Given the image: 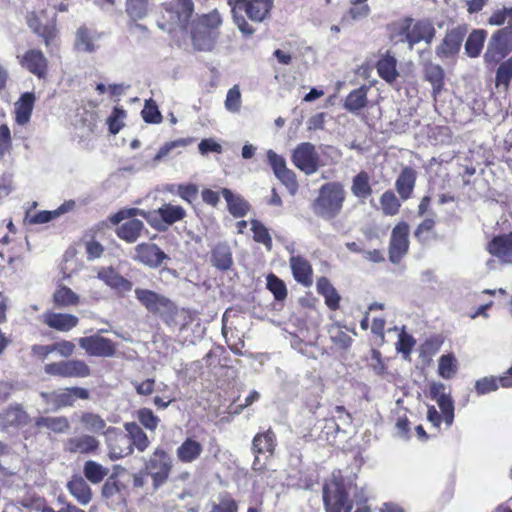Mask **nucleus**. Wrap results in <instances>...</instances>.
<instances>
[{
  "instance_id": "nucleus-1",
  "label": "nucleus",
  "mask_w": 512,
  "mask_h": 512,
  "mask_svg": "<svg viewBox=\"0 0 512 512\" xmlns=\"http://www.w3.org/2000/svg\"><path fill=\"white\" fill-rule=\"evenodd\" d=\"M132 216L144 217L153 227L162 229V224L172 225L186 216L185 210L179 205L171 203L163 204L157 210L146 212L138 208H126L118 211L110 216L109 220L112 224L118 225L121 220Z\"/></svg>"
},
{
  "instance_id": "nucleus-2",
  "label": "nucleus",
  "mask_w": 512,
  "mask_h": 512,
  "mask_svg": "<svg viewBox=\"0 0 512 512\" xmlns=\"http://www.w3.org/2000/svg\"><path fill=\"white\" fill-rule=\"evenodd\" d=\"M435 36V28L428 20L414 21L405 18L393 25L392 39L398 42H407L409 49L420 42L430 44Z\"/></svg>"
},
{
  "instance_id": "nucleus-3",
  "label": "nucleus",
  "mask_w": 512,
  "mask_h": 512,
  "mask_svg": "<svg viewBox=\"0 0 512 512\" xmlns=\"http://www.w3.org/2000/svg\"><path fill=\"white\" fill-rule=\"evenodd\" d=\"M345 198L346 192L341 183H326L319 189L318 197L313 203V211L324 219H333L341 212Z\"/></svg>"
},
{
  "instance_id": "nucleus-4",
  "label": "nucleus",
  "mask_w": 512,
  "mask_h": 512,
  "mask_svg": "<svg viewBox=\"0 0 512 512\" xmlns=\"http://www.w3.org/2000/svg\"><path fill=\"white\" fill-rule=\"evenodd\" d=\"M351 487L333 475L323 486V503L326 512H350L353 501L348 499Z\"/></svg>"
},
{
  "instance_id": "nucleus-5",
  "label": "nucleus",
  "mask_w": 512,
  "mask_h": 512,
  "mask_svg": "<svg viewBox=\"0 0 512 512\" xmlns=\"http://www.w3.org/2000/svg\"><path fill=\"white\" fill-rule=\"evenodd\" d=\"M512 51V24L497 30L489 39L484 59L488 63L498 62Z\"/></svg>"
},
{
  "instance_id": "nucleus-6",
  "label": "nucleus",
  "mask_w": 512,
  "mask_h": 512,
  "mask_svg": "<svg viewBox=\"0 0 512 512\" xmlns=\"http://www.w3.org/2000/svg\"><path fill=\"white\" fill-rule=\"evenodd\" d=\"M103 435L110 460H119L133 453L131 440L128 438L127 433H124L119 428L109 426L103 431Z\"/></svg>"
},
{
  "instance_id": "nucleus-7",
  "label": "nucleus",
  "mask_w": 512,
  "mask_h": 512,
  "mask_svg": "<svg viewBox=\"0 0 512 512\" xmlns=\"http://www.w3.org/2000/svg\"><path fill=\"white\" fill-rule=\"evenodd\" d=\"M291 160L294 166L306 175L316 173L320 167V155L310 142L298 144L292 152Z\"/></svg>"
},
{
  "instance_id": "nucleus-8",
  "label": "nucleus",
  "mask_w": 512,
  "mask_h": 512,
  "mask_svg": "<svg viewBox=\"0 0 512 512\" xmlns=\"http://www.w3.org/2000/svg\"><path fill=\"white\" fill-rule=\"evenodd\" d=\"M137 300L151 313L160 316L172 315L175 312L174 304L165 296L148 289L135 290Z\"/></svg>"
},
{
  "instance_id": "nucleus-9",
  "label": "nucleus",
  "mask_w": 512,
  "mask_h": 512,
  "mask_svg": "<svg viewBox=\"0 0 512 512\" xmlns=\"http://www.w3.org/2000/svg\"><path fill=\"white\" fill-rule=\"evenodd\" d=\"M40 396L46 404L51 405L54 410L66 406H72L76 399L86 400L89 398V391L81 387L59 389L51 393L41 392Z\"/></svg>"
},
{
  "instance_id": "nucleus-10",
  "label": "nucleus",
  "mask_w": 512,
  "mask_h": 512,
  "mask_svg": "<svg viewBox=\"0 0 512 512\" xmlns=\"http://www.w3.org/2000/svg\"><path fill=\"white\" fill-rule=\"evenodd\" d=\"M267 160L275 177L286 186L291 195H295L298 190L296 175L287 167L284 157L270 149L267 151Z\"/></svg>"
},
{
  "instance_id": "nucleus-11",
  "label": "nucleus",
  "mask_w": 512,
  "mask_h": 512,
  "mask_svg": "<svg viewBox=\"0 0 512 512\" xmlns=\"http://www.w3.org/2000/svg\"><path fill=\"white\" fill-rule=\"evenodd\" d=\"M233 13L245 12L247 16L256 22H262L269 14L273 0H229Z\"/></svg>"
},
{
  "instance_id": "nucleus-12",
  "label": "nucleus",
  "mask_w": 512,
  "mask_h": 512,
  "mask_svg": "<svg viewBox=\"0 0 512 512\" xmlns=\"http://www.w3.org/2000/svg\"><path fill=\"white\" fill-rule=\"evenodd\" d=\"M172 463L170 456L162 449H156L146 464V470L152 477L155 487L163 484L169 476Z\"/></svg>"
},
{
  "instance_id": "nucleus-13",
  "label": "nucleus",
  "mask_w": 512,
  "mask_h": 512,
  "mask_svg": "<svg viewBox=\"0 0 512 512\" xmlns=\"http://www.w3.org/2000/svg\"><path fill=\"white\" fill-rule=\"evenodd\" d=\"M409 249V225L406 222H399L391 232L389 245V259L392 263L398 264L407 254Z\"/></svg>"
},
{
  "instance_id": "nucleus-14",
  "label": "nucleus",
  "mask_w": 512,
  "mask_h": 512,
  "mask_svg": "<svg viewBox=\"0 0 512 512\" xmlns=\"http://www.w3.org/2000/svg\"><path fill=\"white\" fill-rule=\"evenodd\" d=\"M45 372L52 376L85 378L91 374L83 360H68L45 365Z\"/></svg>"
},
{
  "instance_id": "nucleus-15",
  "label": "nucleus",
  "mask_w": 512,
  "mask_h": 512,
  "mask_svg": "<svg viewBox=\"0 0 512 512\" xmlns=\"http://www.w3.org/2000/svg\"><path fill=\"white\" fill-rule=\"evenodd\" d=\"M78 342L79 346L90 356L112 357L116 353V345L112 340L99 335L82 337Z\"/></svg>"
},
{
  "instance_id": "nucleus-16",
  "label": "nucleus",
  "mask_w": 512,
  "mask_h": 512,
  "mask_svg": "<svg viewBox=\"0 0 512 512\" xmlns=\"http://www.w3.org/2000/svg\"><path fill=\"white\" fill-rule=\"evenodd\" d=\"M466 32V28L461 26L448 31L441 44L436 48L437 55L446 58L455 55L461 47Z\"/></svg>"
},
{
  "instance_id": "nucleus-17",
  "label": "nucleus",
  "mask_w": 512,
  "mask_h": 512,
  "mask_svg": "<svg viewBox=\"0 0 512 512\" xmlns=\"http://www.w3.org/2000/svg\"><path fill=\"white\" fill-rule=\"evenodd\" d=\"M65 450L74 454L96 453L100 447V441L93 435L82 434L67 439Z\"/></svg>"
},
{
  "instance_id": "nucleus-18",
  "label": "nucleus",
  "mask_w": 512,
  "mask_h": 512,
  "mask_svg": "<svg viewBox=\"0 0 512 512\" xmlns=\"http://www.w3.org/2000/svg\"><path fill=\"white\" fill-rule=\"evenodd\" d=\"M135 259L149 267H158L167 255L153 243H141L135 247Z\"/></svg>"
},
{
  "instance_id": "nucleus-19",
  "label": "nucleus",
  "mask_w": 512,
  "mask_h": 512,
  "mask_svg": "<svg viewBox=\"0 0 512 512\" xmlns=\"http://www.w3.org/2000/svg\"><path fill=\"white\" fill-rule=\"evenodd\" d=\"M35 94L33 92H25L14 104L15 121L20 126H25L29 123L34 104Z\"/></svg>"
},
{
  "instance_id": "nucleus-20",
  "label": "nucleus",
  "mask_w": 512,
  "mask_h": 512,
  "mask_svg": "<svg viewBox=\"0 0 512 512\" xmlns=\"http://www.w3.org/2000/svg\"><path fill=\"white\" fill-rule=\"evenodd\" d=\"M29 421L30 416L20 405H11L0 414V429L25 426Z\"/></svg>"
},
{
  "instance_id": "nucleus-21",
  "label": "nucleus",
  "mask_w": 512,
  "mask_h": 512,
  "mask_svg": "<svg viewBox=\"0 0 512 512\" xmlns=\"http://www.w3.org/2000/svg\"><path fill=\"white\" fill-rule=\"evenodd\" d=\"M290 268L294 279L305 287L313 283L312 267L308 260L301 256L292 255L289 259Z\"/></svg>"
},
{
  "instance_id": "nucleus-22",
  "label": "nucleus",
  "mask_w": 512,
  "mask_h": 512,
  "mask_svg": "<svg viewBox=\"0 0 512 512\" xmlns=\"http://www.w3.org/2000/svg\"><path fill=\"white\" fill-rule=\"evenodd\" d=\"M43 322L52 329L67 332L76 327L79 320L72 314L47 312L43 314Z\"/></svg>"
},
{
  "instance_id": "nucleus-23",
  "label": "nucleus",
  "mask_w": 512,
  "mask_h": 512,
  "mask_svg": "<svg viewBox=\"0 0 512 512\" xmlns=\"http://www.w3.org/2000/svg\"><path fill=\"white\" fill-rule=\"evenodd\" d=\"M97 278L118 292H127L132 289V283L126 278L122 277L112 267L100 268L97 272Z\"/></svg>"
},
{
  "instance_id": "nucleus-24",
  "label": "nucleus",
  "mask_w": 512,
  "mask_h": 512,
  "mask_svg": "<svg viewBox=\"0 0 512 512\" xmlns=\"http://www.w3.org/2000/svg\"><path fill=\"white\" fill-rule=\"evenodd\" d=\"M169 15H174L175 23L182 29H185L194 12L193 0H175L174 4L166 7Z\"/></svg>"
},
{
  "instance_id": "nucleus-25",
  "label": "nucleus",
  "mask_w": 512,
  "mask_h": 512,
  "mask_svg": "<svg viewBox=\"0 0 512 512\" xmlns=\"http://www.w3.org/2000/svg\"><path fill=\"white\" fill-rule=\"evenodd\" d=\"M21 65L38 77H43L47 68V60L40 50L31 49L23 55Z\"/></svg>"
},
{
  "instance_id": "nucleus-26",
  "label": "nucleus",
  "mask_w": 512,
  "mask_h": 512,
  "mask_svg": "<svg viewBox=\"0 0 512 512\" xmlns=\"http://www.w3.org/2000/svg\"><path fill=\"white\" fill-rule=\"evenodd\" d=\"M134 217L135 216L123 219V221H126L116 229L117 236L128 243L136 242L144 230L143 222ZM120 222H122V220Z\"/></svg>"
},
{
  "instance_id": "nucleus-27",
  "label": "nucleus",
  "mask_w": 512,
  "mask_h": 512,
  "mask_svg": "<svg viewBox=\"0 0 512 512\" xmlns=\"http://www.w3.org/2000/svg\"><path fill=\"white\" fill-rule=\"evenodd\" d=\"M489 252L503 262L512 260V234L495 237L488 245Z\"/></svg>"
},
{
  "instance_id": "nucleus-28",
  "label": "nucleus",
  "mask_w": 512,
  "mask_h": 512,
  "mask_svg": "<svg viewBox=\"0 0 512 512\" xmlns=\"http://www.w3.org/2000/svg\"><path fill=\"white\" fill-rule=\"evenodd\" d=\"M498 383L505 388L512 387V367L507 371V375L501 377L499 380L494 377H484L477 380L475 389L479 395H484L496 391L499 387Z\"/></svg>"
},
{
  "instance_id": "nucleus-29",
  "label": "nucleus",
  "mask_w": 512,
  "mask_h": 512,
  "mask_svg": "<svg viewBox=\"0 0 512 512\" xmlns=\"http://www.w3.org/2000/svg\"><path fill=\"white\" fill-rule=\"evenodd\" d=\"M378 75L388 84L393 85L399 77L397 70V59L390 55H383L376 65Z\"/></svg>"
},
{
  "instance_id": "nucleus-30",
  "label": "nucleus",
  "mask_w": 512,
  "mask_h": 512,
  "mask_svg": "<svg viewBox=\"0 0 512 512\" xmlns=\"http://www.w3.org/2000/svg\"><path fill=\"white\" fill-rule=\"evenodd\" d=\"M71 495L81 504L87 505L92 498V492L87 482L81 476H74L67 484Z\"/></svg>"
},
{
  "instance_id": "nucleus-31",
  "label": "nucleus",
  "mask_w": 512,
  "mask_h": 512,
  "mask_svg": "<svg viewBox=\"0 0 512 512\" xmlns=\"http://www.w3.org/2000/svg\"><path fill=\"white\" fill-rule=\"evenodd\" d=\"M74 207V202L69 201L62 204L59 208L53 211H40L32 213L31 211L27 212L26 218L32 224H44L48 223L53 219H56L60 215L72 210Z\"/></svg>"
},
{
  "instance_id": "nucleus-32",
  "label": "nucleus",
  "mask_w": 512,
  "mask_h": 512,
  "mask_svg": "<svg viewBox=\"0 0 512 512\" xmlns=\"http://www.w3.org/2000/svg\"><path fill=\"white\" fill-rule=\"evenodd\" d=\"M217 36L215 31L195 26L192 31L193 45L200 51H210L216 43Z\"/></svg>"
},
{
  "instance_id": "nucleus-33",
  "label": "nucleus",
  "mask_w": 512,
  "mask_h": 512,
  "mask_svg": "<svg viewBox=\"0 0 512 512\" xmlns=\"http://www.w3.org/2000/svg\"><path fill=\"white\" fill-rule=\"evenodd\" d=\"M203 451L202 445L191 438H187L176 451L179 461L183 463H192L201 455Z\"/></svg>"
},
{
  "instance_id": "nucleus-34",
  "label": "nucleus",
  "mask_w": 512,
  "mask_h": 512,
  "mask_svg": "<svg viewBox=\"0 0 512 512\" xmlns=\"http://www.w3.org/2000/svg\"><path fill=\"white\" fill-rule=\"evenodd\" d=\"M416 173L412 168L406 167L398 176L395 187L400 197L407 200L415 186Z\"/></svg>"
},
{
  "instance_id": "nucleus-35",
  "label": "nucleus",
  "mask_w": 512,
  "mask_h": 512,
  "mask_svg": "<svg viewBox=\"0 0 512 512\" xmlns=\"http://www.w3.org/2000/svg\"><path fill=\"white\" fill-rule=\"evenodd\" d=\"M124 428L127 432L128 438L131 440V448L134 447L140 451H145L150 441L146 435V433L142 430V428L135 422H127L124 424Z\"/></svg>"
},
{
  "instance_id": "nucleus-36",
  "label": "nucleus",
  "mask_w": 512,
  "mask_h": 512,
  "mask_svg": "<svg viewBox=\"0 0 512 512\" xmlns=\"http://www.w3.org/2000/svg\"><path fill=\"white\" fill-rule=\"evenodd\" d=\"M212 265L220 270H228L232 266V253L227 244L219 243L212 250Z\"/></svg>"
},
{
  "instance_id": "nucleus-37",
  "label": "nucleus",
  "mask_w": 512,
  "mask_h": 512,
  "mask_svg": "<svg viewBox=\"0 0 512 512\" xmlns=\"http://www.w3.org/2000/svg\"><path fill=\"white\" fill-rule=\"evenodd\" d=\"M225 198L229 212L235 217H243L249 210V204L239 195H235L231 190L223 188L221 191Z\"/></svg>"
},
{
  "instance_id": "nucleus-38",
  "label": "nucleus",
  "mask_w": 512,
  "mask_h": 512,
  "mask_svg": "<svg viewBox=\"0 0 512 512\" xmlns=\"http://www.w3.org/2000/svg\"><path fill=\"white\" fill-rule=\"evenodd\" d=\"M351 193L358 199L365 200L372 194L370 177L367 172L361 171L352 179Z\"/></svg>"
},
{
  "instance_id": "nucleus-39",
  "label": "nucleus",
  "mask_w": 512,
  "mask_h": 512,
  "mask_svg": "<svg viewBox=\"0 0 512 512\" xmlns=\"http://www.w3.org/2000/svg\"><path fill=\"white\" fill-rule=\"evenodd\" d=\"M487 32L483 29L473 30L465 43V52L469 57H478L482 51Z\"/></svg>"
},
{
  "instance_id": "nucleus-40",
  "label": "nucleus",
  "mask_w": 512,
  "mask_h": 512,
  "mask_svg": "<svg viewBox=\"0 0 512 512\" xmlns=\"http://www.w3.org/2000/svg\"><path fill=\"white\" fill-rule=\"evenodd\" d=\"M369 87L361 86L351 91L345 99L344 107L350 112H357L367 104V92Z\"/></svg>"
},
{
  "instance_id": "nucleus-41",
  "label": "nucleus",
  "mask_w": 512,
  "mask_h": 512,
  "mask_svg": "<svg viewBox=\"0 0 512 512\" xmlns=\"http://www.w3.org/2000/svg\"><path fill=\"white\" fill-rule=\"evenodd\" d=\"M36 426L39 429H47L54 433H63L69 430L70 423L64 416L40 417L36 420Z\"/></svg>"
},
{
  "instance_id": "nucleus-42",
  "label": "nucleus",
  "mask_w": 512,
  "mask_h": 512,
  "mask_svg": "<svg viewBox=\"0 0 512 512\" xmlns=\"http://www.w3.org/2000/svg\"><path fill=\"white\" fill-rule=\"evenodd\" d=\"M317 291L325 297V302L330 309L338 308L340 297L327 278L321 277L318 279Z\"/></svg>"
},
{
  "instance_id": "nucleus-43",
  "label": "nucleus",
  "mask_w": 512,
  "mask_h": 512,
  "mask_svg": "<svg viewBox=\"0 0 512 512\" xmlns=\"http://www.w3.org/2000/svg\"><path fill=\"white\" fill-rule=\"evenodd\" d=\"M275 441V434L270 429L264 433H259L253 439V451L255 453H273Z\"/></svg>"
},
{
  "instance_id": "nucleus-44",
  "label": "nucleus",
  "mask_w": 512,
  "mask_h": 512,
  "mask_svg": "<svg viewBox=\"0 0 512 512\" xmlns=\"http://www.w3.org/2000/svg\"><path fill=\"white\" fill-rule=\"evenodd\" d=\"M83 473L91 483L98 484L108 475L109 469L96 461L89 460L84 464Z\"/></svg>"
},
{
  "instance_id": "nucleus-45",
  "label": "nucleus",
  "mask_w": 512,
  "mask_h": 512,
  "mask_svg": "<svg viewBox=\"0 0 512 512\" xmlns=\"http://www.w3.org/2000/svg\"><path fill=\"white\" fill-rule=\"evenodd\" d=\"M83 427L92 433H101L108 427L106 421L98 414L92 412H84L80 417Z\"/></svg>"
},
{
  "instance_id": "nucleus-46",
  "label": "nucleus",
  "mask_w": 512,
  "mask_h": 512,
  "mask_svg": "<svg viewBox=\"0 0 512 512\" xmlns=\"http://www.w3.org/2000/svg\"><path fill=\"white\" fill-rule=\"evenodd\" d=\"M96 37L86 27H80L76 32L75 45L78 50L92 53L96 50Z\"/></svg>"
},
{
  "instance_id": "nucleus-47",
  "label": "nucleus",
  "mask_w": 512,
  "mask_h": 512,
  "mask_svg": "<svg viewBox=\"0 0 512 512\" xmlns=\"http://www.w3.org/2000/svg\"><path fill=\"white\" fill-rule=\"evenodd\" d=\"M379 202H380V209H381L382 213L386 216H394V215L398 214L400 207H401V203H400L399 199L396 197L394 192H392L390 190L385 191L381 195Z\"/></svg>"
},
{
  "instance_id": "nucleus-48",
  "label": "nucleus",
  "mask_w": 512,
  "mask_h": 512,
  "mask_svg": "<svg viewBox=\"0 0 512 512\" xmlns=\"http://www.w3.org/2000/svg\"><path fill=\"white\" fill-rule=\"evenodd\" d=\"M438 373L444 379H451L457 373V359L453 354L442 355L438 361Z\"/></svg>"
},
{
  "instance_id": "nucleus-49",
  "label": "nucleus",
  "mask_w": 512,
  "mask_h": 512,
  "mask_svg": "<svg viewBox=\"0 0 512 512\" xmlns=\"http://www.w3.org/2000/svg\"><path fill=\"white\" fill-rule=\"evenodd\" d=\"M54 302L60 307L76 305L79 296L66 286L59 287L54 293Z\"/></svg>"
},
{
  "instance_id": "nucleus-50",
  "label": "nucleus",
  "mask_w": 512,
  "mask_h": 512,
  "mask_svg": "<svg viewBox=\"0 0 512 512\" xmlns=\"http://www.w3.org/2000/svg\"><path fill=\"white\" fill-rule=\"evenodd\" d=\"M425 76L426 79L431 83L434 93H438L443 86V69L439 65L429 64L425 68Z\"/></svg>"
},
{
  "instance_id": "nucleus-51",
  "label": "nucleus",
  "mask_w": 512,
  "mask_h": 512,
  "mask_svg": "<svg viewBox=\"0 0 512 512\" xmlns=\"http://www.w3.org/2000/svg\"><path fill=\"white\" fill-rule=\"evenodd\" d=\"M126 12L134 20L143 19L148 14V0H126Z\"/></svg>"
},
{
  "instance_id": "nucleus-52",
  "label": "nucleus",
  "mask_w": 512,
  "mask_h": 512,
  "mask_svg": "<svg viewBox=\"0 0 512 512\" xmlns=\"http://www.w3.org/2000/svg\"><path fill=\"white\" fill-rule=\"evenodd\" d=\"M512 78V58L500 64L496 73V86L503 87L504 90L508 88L509 82Z\"/></svg>"
},
{
  "instance_id": "nucleus-53",
  "label": "nucleus",
  "mask_w": 512,
  "mask_h": 512,
  "mask_svg": "<svg viewBox=\"0 0 512 512\" xmlns=\"http://www.w3.org/2000/svg\"><path fill=\"white\" fill-rule=\"evenodd\" d=\"M34 22H37V17H31L28 19L29 27L39 36H41L45 43L48 45L50 40H53L56 36V26L54 22L44 25L43 27H35Z\"/></svg>"
},
{
  "instance_id": "nucleus-54",
  "label": "nucleus",
  "mask_w": 512,
  "mask_h": 512,
  "mask_svg": "<svg viewBox=\"0 0 512 512\" xmlns=\"http://www.w3.org/2000/svg\"><path fill=\"white\" fill-rule=\"evenodd\" d=\"M225 108L231 113H238L241 108V92L238 85H234L228 90L224 102Z\"/></svg>"
},
{
  "instance_id": "nucleus-55",
  "label": "nucleus",
  "mask_w": 512,
  "mask_h": 512,
  "mask_svg": "<svg viewBox=\"0 0 512 512\" xmlns=\"http://www.w3.org/2000/svg\"><path fill=\"white\" fill-rule=\"evenodd\" d=\"M222 24V18L217 10H213L208 14L202 15L197 24L196 27H200L201 29H208L211 31H214Z\"/></svg>"
},
{
  "instance_id": "nucleus-56",
  "label": "nucleus",
  "mask_w": 512,
  "mask_h": 512,
  "mask_svg": "<svg viewBox=\"0 0 512 512\" xmlns=\"http://www.w3.org/2000/svg\"><path fill=\"white\" fill-rule=\"evenodd\" d=\"M252 231L254 233V240L256 242L262 243L266 246L268 250L272 247V239L269 235L267 228L259 221H252Z\"/></svg>"
},
{
  "instance_id": "nucleus-57",
  "label": "nucleus",
  "mask_w": 512,
  "mask_h": 512,
  "mask_svg": "<svg viewBox=\"0 0 512 512\" xmlns=\"http://www.w3.org/2000/svg\"><path fill=\"white\" fill-rule=\"evenodd\" d=\"M267 288L273 293L276 300H283L287 296V289L284 282L274 274L268 275Z\"/></svg>"
},
{
  "instance_id": "nucleus-58",
  "label": "nucleus",
  "mask_w": 512,
  "mask_h": 512,
  "mask_svg": "<svg viewBox=\"0 0 512 512\" xmlns=\"http://www.w3.org/2000/svg\"><path fill=\"white\" fill-rule=\"evenodd\" d=\"M436 403L441 410L446 426L450 427L454 421V403L451 396L438 399Z\"/></svg>"
},
{
  "instance_id": "nucleus-59",
  "label": "nucleus",
  "mask_w": 512,
  "mask_h": 512,
  "mask_svg": "<svg viewBox=\"0 0 512 512\" xmlns=\"http://www.w3.org/2000/svg\"><path fill=\"white\" fill-rule=\"evenodd\" d=\"M139 422L148 430L154 431L160 419L149 408H142L137 413Z\"/></svg>"
},
{
  "instance_id": "nucleus-60",
  "label": "nucleus",
  "mask_w": 512,
  "mask_h": 512,
  "mask_svg": "<svg viewBox=\"0 0 512 512\" xmlns=\"http://www.w3.org/2000/svg\"><path fill=\"white\" fill-rule=\"evenodd\" d=\"M488 24L492 26H507L512 24V8H503L495 11L488 19Z\"/></svg>"
},
{
  "instance_id": "nucleus-61",
  "label": "nucleus",
  "mask_w": 512,
  "mask_h": 512,
  "mask_svg": "<svg viewBox=\"0 0 512 512\" xmlns=\"http://www.w3.org/2000/svg\"><path fill=\"white\" fill-rule=\"evenodd\" d=\"M142 117L147 123H160L162 116L157 105L152 100H147L142 110Z\"/></svg>"
},
{
  "instance_id": "nucleus-62",
  "label": "nucleus",
  "mask_w": 512,
  "mask_h": 512,
  "mask_svg": "<svg viewBox=\"0 0 512 512\" xmlns=\"http://www.w3.org/2000/svg\"><path fill=\"white\" fill-rule=\"evenodd\" d=\"M399 338L397 342V350L404 355H409L415 341L413 340L412 336L407 334L403 329L399 332Z\"/></svg>"
},
{
  "instance_id": "nucleus-63",
  "label": "nucleus",
  "mask_w": 512,
  "mask_h": 512,
  "mask_svg": "<svg viewBox=\"0 0 512 512\" xmlns=\"http://www.w3.org/2000/svg\"><path fill=\"white\" fill-rule=\"evenodd\" d=\"M210 512H237V504L230 496L224 495L218 504L213 505Z\"/></svg>"
},
{
  "instance_id": "nucleus-64",
  "label": "nucleus",
  "mask_w": 512,
  "mask_h": 512,
  "mask_svg": "<svg viewBox=\"0 0 512 512\" xmlns=\"http://www.w3.org/2000/svg\"><path fill=\"white\" fill-rule=\"evenodd\" d=\"M126 114L124 110L114 108L112 115L108 119L109 130L111 133L116 134L120 131L123 126L122 120Z\"/></svg>"
}]
</instances>
